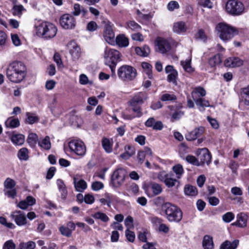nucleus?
I'll list each match as a JSON object with an SVG mask.
<instances>
[{
    "instance_id": "obj_11",
    "label": "nucleus",
    "mask_w": 249,
    "mask_h": 249,
    "mask_svg": "<svg viewBox=\"0 0 249 249\" xmlns=\"http://www.w3.org/2000/svg\"><path fill=\"white\" fill-rule=\"evenodd\" d=\"M69 147L71 152L77 155L83 156L86 154V147L84 143L80 140L73 139L69 142Z\"/></svg>"
},
{
    "instance_id": "obj_57",
    "label": "nucleus",
    "mask_w": 249,
    "mask_h": 249,
    "mask_svg": "<svg viewBox=\"0 0 249 249\" xmlns=\"http://www.w3.org/2000/svg\"><path fill=\"white\" fill-rule=\"evenodd\" d=\"M79 83L81 85H87L89 84L91 85L92 82L89 81L88 77L85 74H81L79 76Z\"/></svg>"
},
{
    "instance_id": "obj_7",
    "label": "nucleus",
    "mask_w": 249,
    "mask_h": 249,
    "mask_svg": "<svg viewBox=\"0 0 249 249\" xmlns=\"http://www.w3.org/2000/svg\"><path fill=\"white\" fill-rule=\"evenodd\" d=\"M118 77L124 82H130L136 77L137 72L136 69L131 66L124 65L118 70Z\"/></svg>"
},
{
    "instance_id": "obj_43",
    "label": "nucleus",
    "mask_w": 249,
    "mask_h": 249,
    "mask_svg": "<svg viewBox=\"0 0 249 249\" xmlns=\"http://www.w3.org/2000/svg\"><path fill=\"white\" fill-rule=\"evenodd\" d=\"M141 65L142 69L145 70V72L147 75L148 78L152 79V66L147 62H142Z\"/></svg>"
},
{
    "instance_id": "obj_5",
    "label": "nucleus",
    "mask_w": 249,
    "mask_h": 249,
    "mask_svg": "<svg viewBox=\"0 0 249 249\" xmlns=\"http://www.w3.org/2000/svg\"><path fill=\"white\" fill-rule=\"evenodd\" d=\"M206 94L204 89L200 87L195 88L191 93L192 97L200 111H203L204 107L210 106L209 101L202 98Z\"/></svg>"
},
{
    "instance_id": "obj_10",
    "label": "nucleus",
    "mask_w": 249,
    "mask_h": 249,
    "mask_svg": "<svg viewBox=\"0 0 249 249\" xmlns=\"http://www.w3.org/2000/svg\"><path fill=\"white\" fill-rule=\"evenodd\" d=\"M226 11L232 15H240L245 7L243 3L238 0H229L226 4Z\"/></svg>"
},
{
    "instance_id": "obj_4",
    "label": "nucleus",
    "mask_w": 249,
    "mask_h": 249,
    "mask_svg": "<svg viewBox=\"0 0 249 249\" xmlns=\"http://www.w3.org/2000/svg\"><path fill=\"white\" fill-rule=\"evenodd\" d=\"M120 56V53L116 50L107 47L105 50V63L109 67L112 73H115V67Z\"/></svg>"
},
{
    "instance_id": "obj_37",
    "label": "nucleus",
    "mask_w": 249,
    "mask_h": 249,
    "mask_svg": "<svg viewBox=\"0 0 249 249\" xmlns=\"http://www.w3.org/2000/svg\"><path fill=\"white\" fill-rule=\"evenodd\" d=\"M191 60L186 59L185 60H182L180 62L181 65L183 67L184 70L189 73L192 72L194 71L193 68L191 65Z\"/></svg>"
},
{
    "instance_id": "obj_8",
    "label": "nucleus",
    "mask_w": 249,
    "mask_h": 249,
    "mask_svg": "<svg viewBox=\"0 0 249 249\" xmlns=\"http://www.w3.org/2000/svg\"><path fill=\"white\" fill-rule=\"evenodd\" d=\"M216 29L219 37L224 41L231 39L237 33L234 27L224 23H219Z\"/></svg>"
},
{
    "instance_id": "obj_47",
    "label": "nucleus",
    "mask_w": 249,
    "mask_h": 249,
    "mask_svg": "<svg viewBox=\"0 0 249 249\" xmlns=\"http://www.w3.org/2000/svg\"><path fill=\"white\" fill-rule=\"evenodd\" d=\"M50 110L52 113L55 116H59L63 112L62 107L59 104L55 106L52 107Z\"/></svg>"
},
{
    "instance_id": "obj_52",
    "label": "nucleus",
    "mask_w": 249,
    "mask_h": 249,
    "mask_svg": "<svg viewBox=\"0 0 249 249\" xmlns=\"http://www.w3.org/2000/svg\"><path fill=\"white\" fill-rule=\"evenodd\" d=\"M178 71H173L172 73L168 74L167 76V80L169 82H172L174 84H177V78L178 77Z\"/></svg>"
},
{
    "instance_id": "obj_13",
    "label": "nucleus",
    "mask_w": 249,
    "mask_h": 249,
    "mask_svg": "<svg viewBox=\"0 0 249 249\" xmlns=\"http://www.w3.org/2000/svg\"><path fill=\"white\" fill-rule=\"evenodd\" d=\"M196 154L198 157L200 166L203 165L205 163L209 165L211 163L212 155L207 148L198 149Z\"/></svg>"
},
{
    "instance_id": "obj_48",
    "label": "nucleus",
    "mask_w": 249,
    "mask_h": 249,
    "mask_svg": "<svg viewBox=\"0 0 249 249\" xmlns=\"http://www.w3.org/2000/svg\"><path fill=\"white\" fill-rule=\"evenodd\" d=\"M102 146L107 153H110L112 151V147L109 140L107 138H104L102 142Z\"/></svg>"
},
{
    "instance_id": "obj_17",
    "label": "nucleus",
    "mask_w": 249,
    "mask_h": 249,
    "mask_svg": "<svg viewBox=\"0 0 249 249\" xmlns=\"http://www.w3.org/2000/svg\"><path fill=\"white\" fill-rule=\"evenodd\" d=\"M68 47L69 48V53L71 55L72 60H78L81 55L80 47L74 42H70L68 45Z\"/></svg>"
},
{
    "instance_id": "obj_58",
    "label": "nucleus",
    "mask_w": 249,
    "mask_h": 249,
    "mask_svg": "<svg viewBox=\"0 0 249 249\" xmlns=\"http://www.w3.org/2000/svg\"><path fill=\"white\" fill-rule=\"evenodd\" d=\"M198 4L204 7L211 9L213 7V4L210 0H198Z\"/></svg>"
},
{
    "instance_id": "obj_55",
    "label": "nucleus",
    "mask_w": 249,
    "mask_h": 249,
    "mask_svg": "<svg viewBox=\"0 0 249 249\" xmlns=\"http://www.w3.org/2000/svg\"><path fill=\"white\" fill-rule=\"evenodd\" d=\"M127 28L132 31H138L141 28V26L134 21H130L127 23Z\"/></svg>"
},
{
    "instance_id": "obj_25",
    "label": "nucleus",
    "mask_w": 249,
    "mask_h": 249,
    "mask_svg": "<svg viewBox=\"0 0 249 249\" xmlns=\"http://www.w3.org/2000/svg\"><path fill=\"white\" fill-rule=\"evenodd\" d=\"M187 29L185 22L179 21L175 23L173 26V31L177 34H181L186 32Z\"/></svg>"
},
{
    "instance_id": "obj_1",
    "label": "nucleus",
    "mask_w": 249,
    "mask_h": 249,
    "mask_svg": "<svg viewBox=\"0 0 249 249\" xmlns=\"http://www.w3.org/2000/svg\"><path fill=\"white\" fill-rule=\"evenodd\" d=\"M27 74L25 65L20 61H14L10 63L6 69V75L12 82L18 83L26 77Z\"/></svg>"
},
{
    "instance_id": "obj_33",
    "label": "nucleus",
    "mask_w": 249,
    "mask_h": 249,
    "mask_svg": "<svg viewBox=\"0 0 249 249\" xmlns=\"http://www.w3.org/2000/svg\"><path fill=\"white\" fill-rule=\"evenodd\" d=\"M172 170L176 174L177 179H180L184 173L183 166L180 164H178L173 166Z\"/></svg>"
},
{
    "instance_id": "obj_22",
    "label": "nucleus",
    "mask_w": 249,
    "mask_h": 249,
    "mask_svg": "<svg viewBox=\"0 0 249 249\" xmlns=\"http://www.w3.org/2000/svg\"><path fill=\"white\" fill-rule=\"evenodd\" d=\"M116 44L120 47H126L129 45V39L124 35H119L115 39Z\"/></svg>"
},
{
    "instance_id": "obj_21",
    "label": "nucleus",
    "mask_w": 249,
    "mask_h": 249,
    "mask_svg": "<svg viewBox=\"0 0 249 249\" xmlns=\"http://www.w3.org/2000/svg\"><path fill=\"white\" fill-rule=\"evenodd\" d=\"M73 184L76 191L79 192H83L87 188V182L83 179H79L77 176L73 178Z\"/></svg>"
},
{
    "instance_id": "obj_61",
    "label": "nucleus",
    "mask_w": 249,
    "mask_h": 249,
    "mask_svg": "<svg viewBox=\"0 0 249 249\" xmlns=\"http://www.w3.org/2000/svg\"><path fill=\"white\" fill-rule=\"evenodd\" d=\"M125 236L127 239L131 242H133L135 238V234L134 232L130 231V230H126Z\"/></svg>"
},
{
    "instance_id": "obj_2",
    "label": "nucleus",
    "mask_w": 249,
    "mask_h": 249,
    "mask_svg": "<svg viewBox=\"0 0 249 249\" xmlns=\"http://www.w3.org/2000/svg\"><path fill=\"white\" fill-rule=\"evenodd\" d=\"M165 217L170 222L178 223L182 218V212L176 205L169 202L165 203L161 207Z\"/></svg>"
},
{
    "instance_id": "obj_28",
    "label": "nucleus",
    "mask_w": 249,
    "mask_h": 249,
    "mask_svg": "<svg viewBox=\"0 0 249 249\" xmlns=\"http://www.w3.org/2000/svg\"><path fill=\"white\" fill-rule=\"evenodd\" d=\"M149 189L152 192L153 195L151 196H157L160 194L162 191L161 186L155 182H152L149 185Z\"/></svg>"
},
{
    "instance_id": "obj_29",
    "label": "nucleus",
    "mask_w": 249,
    "mask_h": 249,
    "mask_svg": "<svg viewBox=\"0 0 249 249\" xmlns=\"http://www.w3.org/2000/svg\"><path fill=\"white\" fill-rule=\"evenodd\" d=\"M136 53L141 56H147L150 53V50L149 47L147 45H144L143 47H137L135 48Z\"/></svg>"
},
{
    "instance_id": "obj_36",
    "label": "nucleus",
    "mask_w": 249,
    "mask_h": 249,
    "mask_svg": "<svg viewBox=\"0 0 249 249\" xmlns=\"http://www.w3.org/2000/svg\"><path fill=\"white\" fill-rule=\"evenodd\" d=\"M184 193L188 196H195L197 194V190L195 186L188 185L184 188Z\"/></svg>"
},
{
    "instance_id": "obj_54",
    "label": "nucleus",
    "mask_w": 249,
    "mask_h": 249,
    "mask_svg": "<svg viewBox=\"0 0 249 249\" xmlns=\"http://www.w3.org/2000/svg\"><path fill=\"white\" fill-rule=\"evenodd\" d=\"M59 231L63 235L67 237H70L72 234L71 230L63 226L59 228Z\"/></svg>"
},
{
    "instance_id": "obj_34",
    "label": "nucleus",
    "mask_w": 249,
    "mask_h": 249,
    "mask_svg": "<svg viewBox=\"0 0 249 249\" xmlns=\"http://www.w3.org/2000/svg\"><path fill=\"white\" fill-rule=\"evenodd\" d=\"M173 173H169V175L164 182L165 185L168 188L173 187L176 185V183L178 182L177 179L173 178Z\"/></svg>"
},
{
    "instance_id": "obj_46",
    "label": "nucleus",
    "mask_w": 249,
    "mask_h": 249,
    "mask_svg": "<svg viewBox=\"0 0 249 249\" xmlns=\"http://www.w3.org/2000/svg\"><path fill=\"white\" fill-rule=\"evenodd\" d=\"M26 121L29 124H33L38 122V118L35 114L29 112L26 113Z\"/></svg>"
},
{
    "instance_id": "obj_41",
    "label": "nucleus",
    "mask_w": 249,
    "mask_h": 249,
    "mask_svg": "<svg viewBox=\"0 0 249 249\" xmlns=\"http://www.w3.org/2000/svg\"><path fill=\"white\" fill-rule=\"evenodd\" d=\"M36 246V243L33 241H28L26 243L21 242L17 249H34Z\"/></svg>"
},
{
    "instance_id": "obj_12",
    "label": "nucleus",
    "mask_w": 249,
    "mask_h": 249,
    "mask_svg": "<svg viewBox=\"0 0 249 249\" xmlns=\"http://www.w3.org/2000/svg\"><path fill=\"white\" fill-rule=\"evenodd\" d=\"M59 23L63 29L72 30L75 27L76 21L72 15L69 14H65L60 17Z\"/></svg>"
},
{
    "instance_id": "obj_18",
    "label": "nucleus",
    "mask_w": 249,
    "mask_h": 249,
    "mask_svg": "<svg viewBox=\"0 0 249 249\" xmlns=\"http://www.w3.org/2000/svg\"><path fill=\"white\" fill-rule=\"evenodd\" d=\"M204 131V128L199 126L187 133L185 135V138L188 141L195 140L199 137L203 133Z\"/></svg>"
},
{
    "instance_id": "obj_64",
    "label": "nucleus",
    "mask_w": 249,
    "mask_h": 249,
    "mask_svg": "<svg viewBox=\"0 0 249 249\" xmlns=\"http://www.w3.org/2000/svg\"><path fill=\"white\" fill-rule=\"evenodd\" d=\"M97 28V25L95 21H91L87 26V29L88 31L90 32H93L95 31Z\"/></svg>"
},
{
    "instance_id": "obj_31",
    "label": "nucleus",
    "mask_w": 249,
    "mask_h": 249,
    "mask_svg": "<svg viewBox=\"0 0 249 249\" xmlns=\"http://www.w3.org/2000/svg\"><path fill=\"white\" fill-rule=\"evenodd\" d=\"M5 124L7 127L13 128L18 127L20 123L18 119L10 117L6 120Z\"/></svg>"
},
{
    "instance_id": "obj_60",
    "label": "nucleus",
    "mask_w": 249,
    "mask_h": 249,
    "mask_svg": "<svg viewBox=\"0 0 249 249\" xmlns=\"http://www.w3.org/2000/svg\"><path fill=\"white\" fill-rule=\"evenodd\" d=\"M16 245L13 240H9L5 242L3 246L2 249H15Z\"/></svg>"
},
{
    "instance_id": "obj_53",
    "label": "nucleus",
    "mask_w": 249,
    "mask_h": 249,
    "mask_svg": "<svg viewBox=\"0 0 249 249\" xmlns=\"http://www.w3.org/2000/svg\"><path fill=\"white\" fill-rule=\"evenodd\" d=\"M124 225L127 227V230L133 229L134 228L133 217L128 216L124 220Z\"/></svg>"
},
{
    "instance_id": "obj_51",
    "label": "nucleus",
    "mask_w": 249,
    "mask_h": 249,
    "mask_svg": "<svg viewBox=\"0 0 249 249\" xmlns=\"http://www.w3.org/2000/svg\"><path fill=\"white\" fill-rule=\"evenodd\" d=\"M53 60L56 63L58 68H63L64 67L60 55L58 53H54L53 56Z\"/></svg>"
},
{
    "instance_id": "obj_39",
    "label": "nucleus",
    "mask_w": 249,
    "mask_h": 249,
    "mask_svg": "<svg viewBox=\"0 0 249 249\" xmlns=\"http://www.w3.org/2000/svg\"><path fill=\"white\" fill-rule=\"evenodd\" d=\"M241 97L244 100L245 104L249 105V86L242 89L241 93Z\"/></svg>"
},
{
    "instance_id": "obj_27",
    "label": "nucleus",
    "mask_w": 249,
    "mask_h": 249,
    "mask_svg": "<svg viewBox=\"0 0 249 249\" xmlns=\"http://www.w3.org/2000/svg\"><path fill=\"white\" fill-rule=\"evenodd\" d=\"M38 145L45 150H49L51 148V143L49 136H46L38 142Z\"/></svg>"
},
{
    "instance_id": "obj_14",
    "label": "nucleus",
    "mask_w": 249,
    "mask_h": 249,
    "mask_svg": "<svg viewBox=\"0 0 249 249\" xmlns=\"http://www.w3.org/2000/svg\"><path fill=\"white\" fill-rule=\"evenodd\" d=\"M10 217L14 219L16 224L19 226L25 225L27 223L26 215L20 211L13 212L10 214Z\"/></svg>"
},
{
    "instance_id": "obj_49",
    "label": "nucleus",
    "mask_w": 249,
    "mask_h": 249,
    "mask_svg": "<svg viewBox=\"0 0 249 249\" xmlns=\"http://www.w3.org/2000/svg\"><path fill=\"white\" fill-rule=\"evenodd\" d=\"M222 220L226 223H230L234 218V214L232 212H227L222 215Z\"/></svg>"
},
{
    "instance_id": "obj_24",
    "label": "nucleus",
    "mask_w": 249,
    "mask_h": 249,
    "mask_svg": "<svg viewBox=\"0 0 249 249\" xmlns=\"http://www.w3.org/2000/svg\"><path fill=\"white\" fill-rule=\"evenodd\" d=\"M56 184L61 193V198L63 199H66L67 196V190L63 181L61 179H58L56 181Z\"/></svg>"
},
{
    "instance_id": "obj_62",
    "label": "nucleus",
    "mask_w": 249,
    "mask_h": 249,
    "mask_svg": "<svg viewBox=\"0 0 249 249\" xmlns=\"http://www.w3.org/2000/svg\"><path fill=\"white\" fill-rule=\"evenodd\" d=\"M7 36L5 32L0 31V46H3L6 44Z\"/></svg>"
},
{
    "instance_id": "obj_35",
    "label": "nucleus",
    "mask_w": 249,
    "mask_h": 249,
    "mask_svg": "<svg viewBox=\"0 0 249 249\" xmlns=\"http://www.w3.org/2000/svg\"><path fill=\"white\" fill-rule=\"evenodd\" d=\"M181 157L182 158V159L185 160L187 162H188L193 165H195L196 166H200V163H199L198 158L197 159L194 156L189 155L184 158L182 157V156H181Z\"/></svg>"
},
{
    "instance_id": "obj_9",
    "label": "nucleus",
    "mask_w": 249,
    "mask_h": 249,
    "mask_svg": "<svg viewBox=\"0 0 249 249\" xmlns=\"http://www.w3.org/2000/svg\"><path fill=\"white\" fill-rule=\"evenodd\" d=\"M126 175L125 170L122 168L116 169L111 176L110 185L114 188L121 187L124 183Z\"/></svg>"
},
{
    "instance_id": "obj_56",
    "label": "nucleus",
    "mask_w": 249,
    "mask_h": 249,
    "mask_svg": "<svg viewBox=\"0 0 249 249\" xmlns=\"http://www.w3.org/2000/svg\"><path fill=\"white\" fill-rule=\"evenodd\" d=\"M104 187V184L100 181H95L91 184V188L93 191H98L102 189Z\"/></svg>"
},
{
    "instance_id": "obj_44",
    "label": "nucleus",
    "mask_w": 249,
    "mask_h": 249,
    "mask_svg": "<svg viewBox=\"0 0 249 249\" xmlns=\"http://www.w3.org/2000/svg\"><path fill=\"white\" fill-rule=\"evenodd\" d=\"M28 153V150L26 148H22L18 152V158L20 160H27L29 159Z\"/></svg>"
},
{
    "instance_id": "obj_42",
    "label": "nucleus",
    "mask_w": 249,
    "mask_h": 249,
    "mask_svg": "<svg viewBox=\"0 0 249 249\" xmlns=\"http://www.w3.org/2000/svg\"><path fill=\"white\" fill-rule=\"evenodd\" d=\"M162 101H174L177 99L176 96L173 93H165L162 94L160 97Z\"/></svg>"
},
{
    "instance_id": "obj_38",
    "label": "nucleus",
    "mask_w": 249,
    "mask_h": 249,
    "mask_svg": "<svg viewBox=\"0 0 249 249\" xmlns=\"http://www.w3.org/2000/svg\"><path fill=\"white\" fill-rule=\"evenodd\" d=\"M27 141L30 146L34 147L38 142V136L36 133H31L28 135Z\"/></svg>"
},
{
    "instance_id": "obj_45",
    "label": "nucleus",
    "mask_w": 249,
    "mask_h": 249,
    "mask_svg": "<svg viewBox=\"0 0 249 249\" xmlns=\"http://www.w3.org/2000/svg\"><path fill=\"white\" fill-rule=\"evenodd\" d=\"M221 62V57L219 54L214 55L213 57L210 59L209 61V64L211 67H214Z\"/></svg>"
},
{
    "instance_id": "obj_3",
    "label": "nucleus",
    "mask_w": 249,
    "mask_h": 249,
    "mask_svg": "<svg viewBox=\"0 0 249 249\" xmlns=\"http://www.w3.org/2000/svg\"><path fill=\"white\" fill-rule=\"evenodd\" d=\"M36 27V35L46 39L54 37L57 31L56 27L49 22H42Z\"/></svg>"
},
{
    "instance_id": "obj_26",
    "label": "nucleus",
    "mask_w": 249,
    "mask_h": 249,
    "mask_svg": "<svg viewBox=\"0 0 249 249\" xmlns=\"http://www.w3.org/2000/svg\"><path fill=\"white\" fill-rule=\"evenodd\" d=\"M202 245L204 249H213V238L209 235H205L202 241Z\"/></svg>"
},
{
    "instance_id": "obj_23",
    "label": "nucleus",
    "mask_w": 249,
    "mask_h": 249,
    "mask_svg": "<svg viewBox=\"0 0 249 249\" xmlns=\"http://www.w3.org/2000/svg\"><path fill=\"white\" fill-rule=\"evenodd\" d=\"M239 244V241L235 240L232 242L226 240L220 246V249H236Z\"/></svg>"
},
{
    "instance_id": "obj_30",
    "label": "nucleus",
    "mask_w": 249,
    "mask_h": 249,
    "mask_svg": "<svg viewBox=\"0 0 249 249\" xmlns=\"http://www.w3.org/2000/svg\"><path fill=\"white\" fill-rule=\"evenodd\" d=\"M11 141L15 144L21 145L24 142L25 137L20 134H14L11 137Z\"/></svg>"
},
{
    "instance_id": "obj_50",
    "label": "nucleus",
    "mask_w": 249,
    "mask_h": 249,
    "mask_svg": "<svg viewBox=\"0 0 249 249\" xmlns=\"http://www.w3.org/2000/svg\"><path fill=\"white\" fill-rule=\"evenodd\" d=\"M16 185L15 181L8 178L6 179V180L4 182V187L6 189H12L15 187Z\"/></svg>"
},
{
    "instance_id": "obj_16",
    "label": "nucleus",
    "mask_w": 249,
    "mask_h": 249,
    "mask_svg": "<svg viewBox=\"0 0 249 249\" xmlns=\"http://www.w3.org/2000/svg\"><path fill=\"white\" fill-rule=\"evenodd\" d=\"M104 37L105 40L110 44H114L115 34L113 32L112 27L110 24H106L105 26Z\"/></svg>"
},
{
    "instance_id": "obj_40",
    "label": "nucleus",
    "mask_w": 249,
    "mask_h": 249,
    "mask_svg": "<svg viewBox=\"0 0 249 249\" xmlns=\"http://www.w3.org/2000/svg\"><path fill=\"white\" fill-rule=\"evenodd\" d=\"M25 10V8L21 4H15L12 8L13 14L18 17H20L22 12Z\"/></svg>"
},
{
    "instance_id": "obj_6",
    "label": "nucleus",
    "mask_w": 249,
    "mask_h": 249,
    "mask_svg": "<svg viewBox=\"0 0 249 249\" xmlns=\"http://www.w3.org/2000/svg\"><path fill=\"white\" fill-rule=\"evenodd\" d=\"M148 98L147 94L144 92H139L132 98L129 101V104L132 110L136 113V117H140L142 116L141 106Z\"/></svg>"
},
{
    "instance_id": "obj_63",
    "label": "nucleus",
    "mask_w": 249,
    "mask_h": 249,
    "mask_svg": "<svg viewBox=\"0 0 249 249\" xmlns=\"http://www.w3.org/2000/svg\"><path fill=\"white\" fill-rule=\"evenodd\" d=\"M195 36L196 38L199 39L204 41L207 39V36L204 30L202 29H199L197 33L196 34Z\"/></svg>"
},
{
    "instance_id": "obj_59",
    "label": "nucleus",
    "mask_w": 249,
    "mask_h": 249,
    "mask_svg": "<svg viewBox=\"0 0 249 249\" xmlns=\"http://www.w3.org/2000/svg\"><path fill=\"white\" fill-rule=\"evenodd\" d=\"M179 7L178 3L174 0L170 1L167 5V9L171 11L174 10L176 9H178Z\"/></svg>"
},
{
    "instance_id": "obj_19",
    "label": "nucleus",
    "mask_w": 249,
    "mask_h": 249,
    "mask_svg": "<svg viewBox=\"0 0 249 249\" xmlns=\"http://www.w3.org/2000/svg\"><path fill=\"white\" fill-rule=\"evenodd\" d=\"M237 220L232 225L240 228H245L247 226L248 215L245 213H240L236 216Z\"/></svg>"
},
{
    "instance_id": "obj_20",
    "label": "nucleus",
    "mask_w": 249,
    "mask_h": 249,
    "mask_svg": "<svg viewBox=\"0 0 249 249\" xmlns=\"http://www.w3.org/2000/svg\"><path fill=\"white\" fill-rule=\"evenodd\" d=\"M243 60L237 57H231L226 59L224 65L228 67H240L243 64Z\"/></svg>"
},
{
    "instance_id": "obj_32",
    "label": "nucleus",
    "mask_w": 249,
    "mask_h": 249,
    "mask_svg": "<svg viewBox=\"0 0 249 249\" xmlns=\"http://www.w3.org/2000/svg\"><path fill=\"white\" fill-rule=\"evenodd\" d=\"M92 217L95 219L100 220L103 222L107 223L109 220L108 216L101 212H97L92 214Z\"/></svg>"
},
{
    "instance_id": "obj_15",
    "label": "nucleus",
    "mask_w": 249,
    "mask_h": 249,
    "mask_svg": "<svg viewBox=\"0 0 249 249\" xmlns=\"http://www.w3.org/2000/svg\"><path fill=\"white\" fill-rule=\"evenodd\" d=\"M158 51L161 53H165L171 48L170 43L166 39L158 37L156 40Z\"/></svg>"
}]
</instances>
